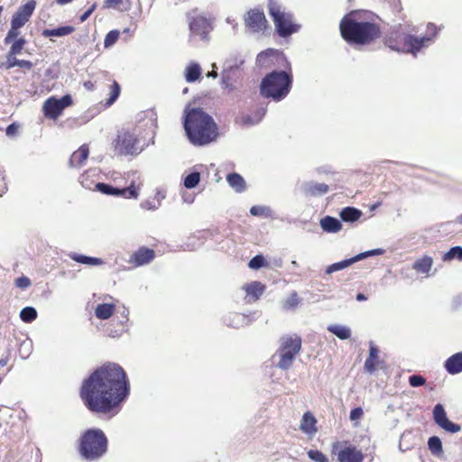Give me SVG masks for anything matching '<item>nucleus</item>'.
Here are the masks:
<instances>
[{
  "instance_id": "1",
  "label": "nucleus",
  "mask_w": 462,
  "mask_h": 462,
  "mask_svg": "<svg viewBox=\"0 0 462 462\" xmlns=\"http://www.w3.org/2000/svg\"><path fill=\"white\" fill-rule=\"evenodd\" d=\"M127 394L126 374L116 364H107L97 369L84 381L80 391L85 405L98 412L113 411Z\"/></svg>"
},
{
  "instance_id": "2",
  "label": "nucleus",
  "mask_w": 462,
  "mask_h": 462,
  "mask_svg": "<svg viewBox=\"0 0 462 462\" xmlns=\"http://www.w3.org/2000/svg\"><path fill=\"white\" fill-rule=\"evenodd\" d=\"M183 127L189 141L196 146L209 144L218 136L217 125L202 108L187 106L184 110Z\"/></svg>"
},
{
  "instance_id": "3",
  "label": "nucleus",
  "mask_w": 462,
  "mask_h": 462,
  "mask_svg": "<svg viewBox=\"0 0 462 462\" xmlns=\"http://www.w3.org/2000/svg\"><path fill=\"white\" fill-rule=\"evenodd\" d=\"M340 33L348 43L367 44L379 37L378 26L369 22H358L355 14L345 15L339 24Z\"/></svg>"
},
{
  "instance_id": "4",
  "label": "nucleus",
  "mask_w": 462,
  "mask_h": 462,
  "mask_svg": "<svg viewBox=\"0 0 462 462\" xmlns=\"http://www.w3.org/2000/svg\"><path fill=\"white\" fill-rule=\"evenodd\" d=\"M427 28L428 34L424 36L402 33V46H401L393 36L388 37L385 43L392 51L409 53L413 57H417L420 51L429 48L435 42L438 35L439 29L435 24L430 23Z\"/></svg>"
},
{
  "instance_id": "5",
  "label": "nucleus",
  "mask_w": 462,
  "mask_h": 462,
  "mask_svg": "<svg viewBox=\"0 0 462 462\" xmlns=\"http://www.w3.org/2000/svg\"><path fill=\"white\" fill-rule=\"evenodd\" d=\"M292 75L284 70H273L262 79L260 93L263 97L274 101L284 99L291 91Z\"/></svg>"
},
{
  "instance_id": "6",
  "label": "nucleus",
  "mask_w": 462,
  "mask_h": 462,
  "mask_svg": "<svg viewBox=\"0 0 462 462\" xmlns=\"http://www.w3.org/2000/svg\"><path fill=\"white\" fill-rule=\"evenodd\" d=\"M107 439L100 430H89L85 432L80 441V454L86 459H97L106 451Z\"/></svg>"
},
{
  "instance_id": "7",
  "label": "nucleus",
  "mask_w": 462,
  "mask_h": 462,
  "mask_svg": "<svg viewBox=\"0 0 462 462\" xmlns=\"http://www.w3.org/2000/svg\"><path fill=\"white\" fill-rule=\"evenodd\" d=\"M268 13L280 37L286 38L300 31V25L293 23V15L282 10L278 4H270Z\"/></svg>"
},
{
  "instance_id": "8",
  "label": "nucleus",
  "mask_w": 462,
  "mask_h": 462,
  "mask_svg": "<svg viewBox=\"0 0 462 462\" xmlns=\"http://www.w3.org/2000/svg\"><path fill=\"white\" fill-rule=\"evenodd\" d=\"M301 348V339L297 335L285 336L280 340V346L276 352L275 356H278L279 361L276 365L280 369H289L296 356L300 353Z\"/></svg>"
},
{
  "instance_id": "9",
  "label": "nucleus",
  "mask_w": 462,
  "mask_h": 462,
  "mask_svg": "<svg viewBox=\"0 0 462 462\" xmlns=\"http://www.w3.org/2000/svg\"><path fill=\"white\" fill-rule=\"evenodd\" d=\"M139 140L134 131L122 129L118 131L116 138L113 142L116 155H137L142 152L138 146Z\"/></svg>"
},
{
  "instance_id": "10",
  "label": "nucleus",
  "mask_w": 462,
  "mask_h": 462,
  "mask_svg": "<svg viewBox=\"0 0 462 462\" xmlns=\"http://www.w3.org/2000/svg\"><path fill=\"white\" fill-rule=\"evenodd\" d=\"M190 41L200 40L208 42L209 33L212 31V25L205 16L197 14L195 12L188 14Z\"/></svg>"
},
{
  "instance_id": "11",
  "label": "nucleus",
  "mask_w": 462,
  "mask_h": 462,
  "mask_svg": "<svg viewBox=\"0 0 462 462\" xmlns=\"http://www.w3.org/2000/svg\"><path fill=\"white\" fill-rule=\"evenodd\" d=\"M95 189L102 194L134 199H136L139 197L140 192V185L135 184V181L134 180L127 188L123 189L103 182H97L95 184Z\"/></svg>"
},
{
  "instance_id": "12",
  "label": "nucleus",
  "mask_w": 462,
  "mask_h": 462,
  "mask_svg": "<svg viewBox=\"0 0 462 462\" xmlns=\"http://www.w3.org/2000/svg\"><path fill=\"white\" fill-rule=\"evenodd\" d=\"M71 105L72 97L69 94L60 98L51 97L43 103L42 111L47 118L57 119L63 110Z\"/></svg>"
},
{
  "instance_id": "13",
  "label": "nucleus",
  "mask_w": 462,
  "mask_h": 462,
  "mask_svg": "<svg viewBox=\"0 0 462 462\" xmlns=\"http://www.w3.org/2000/svg\"><path fill=\"white\" fill-rule=\"evenodd\" d=\"M245 26L253 32L264 31L267 26V21L263 12L252 9L247 12L245 18Z\"/></svg>"
},
{
  "instance_id": "14",
  "label": "nucleus",
  "mask_w": 462,
  "mask_h": 462,
  "mask_svg": "<svg viewBox=\"0 0 462 462\" xmlns=\"http://www.w3.org/2000/svg\"><path fill=\"white\" fill-rule=\"evenodd\" d=\"M435 422L443 430L456 433L460 430V426L453 423L447 418L446 411L441 404H437L433 410Z\"/></svg>"
},
{
  "instance_id": "15",
  "label": "nucleus",
  "mask_w": 462,
  "mask_h": 462,
  "mask_svg": "<svg viewBox=\"0 0 462 462\" xmlns=\"http://www.w3.org/2000/svg\"><path fill=\"white\" fill-rule=\"evenodd\" d=\"M35 7L36 2L34 0H30L21 5L12 16L11 21L14 23V26H23L29 21Z\"/></svg>"
},
{
  "instance_id": "16",
  "label": "nucleus",
  "mask_w": 462,
  "mask_h": 462,
  "mask_svg": "<svg viewBox=\"0 0 462 462\" xmlns=\"http://www.w3.org/2000/svg\"><path fill=\"white\" fill-rule=\"evenodd\" d=\"M384 366V362L380 359L379 356V349L374 344V342L369 343V355L366 358L364 365V369L368 374H373L376 369L383 368Z\"/></svg>"
},
{
  "instance_id": "17",
  "label": "nucleus",
  "mask_w": 462,
  "mask_h": 462,
  "mask_svg": "<svg viewBox=\"0 0 462 462\" xmlns=\"http://www.w3.org/2000/svg\"><path fill=\"white\" fill-rule=\"evenodd\" d=\"M317 423V419L313 413L306 411L300 419L299 429L309 439H313L319 430Z\"/></svg>"
},
{
  "instance_id": "18",
  "label": "nucleus",
  "mask_w": 462,
  "mask_h": 462,
  "mask_svg": "<svg viewBox=\"0 0 462 462\" xmlns=\"http://www.w3.org/2000/svg\"><path fill=\"white\" fill-rule=\"evenodd\" d=\"M154 257L155 253L152 249L141 247L131 255L129 263H134L135 266H143L150 263Z\"/></svg>"
},
{
  "instance_id": "19",
  "label": "nucleus",
  "mask_w": 462,
  "mask_h": 462,
  "mask_svg": "<svg viewBox=\"0 0 462 462\" xmlns=\"http://www.w3.org/2000/svg\"><path fill=\"white\" fill-rule=\"evenodd\" d=\"M339 462H363V453L355 447L347 446L343 448L337 453Z\"/></svg>"
},
{
  "instance_id": "20",
  "label": "nucleus",
  "mask_w": 462,
  "mask_h": 462,
  "mask_svg": "<svg viewBox=\"0 0 462 462\" xmlns=\"http://www.w3.org/2000/svg\"><path fill=\"white\" fill-rule=\"evenodd\" d=\"M302 192L306 196L319 197L328 191V186L325 183H319L315 181H307L301 184Z\"/></svg>"
},
{
  "instance_id": "21",
  "label": "nucleus",
  "mask_w": 462,
  "mask_h": 462,
  "mask_svg": "<svg viewBox=\"0 0 462 462\" xmlns=\"http://www.w3.org/2000/svg\"><path fill=\"white\" fill-rule=\"evenodd\" d=\"M319 225L324 232L330 234L339 232L343 226L340 220L331 216L322 217L319 221Z\"/></svg>"
},
{
  "instance_id": "22",
  "label": "nucleus",
  "mask_w": 462,
  "mask_h": 462,
  "mask_svg": "<svg viewBox=\"0 0 462 462\" xmlns=\"http://www.w3.org/2000/svg\"><path fill=\"white\" fill-rule=\"evenodd\" d=\"M88 148L87 145H81L79 150L74 152L69 158V166L78 168L82 166L88 157Z\"/></svg>"
},
{
  "instance_id": "23",
  "label": "nucleus",
  "mask_w": 462,
  "mask_h": 462,
  "mask_svg": "<svg viewBox=\"0 0 462 462\" xmlns=\"http://www.w3.org/2000/svg\"><path fill=\"white\" fill-rule=\"evenodd\" d=\"M67 255L73 261L89 266H98L104 263L101 258L88 256L75 252H69Z\"/></svg>"
},
{
  "instance_id": "24",
  "label": "nucleus",
  "mask_w": 462,
  "mask_h": 462,
  "mask_svg": "<svg viewBox=\"0 0 462 462\" xmlns=\"http://www.w3.org/2000/svg\"><path fill=\"white\" fill-rule=\"evenodd\" d=\"M433 265V258L429 255H424L423 257L418 258L412 264V268L418 273L430 275V272Z\"/></svg>"
},
{
  "instance_id": "25",
  "label": "nucleus",
  "mask_w": 462,
  "mask_h": 462,
  "mask_svg": "<svg viewBox=\"0 0 462 462\" xmlns=\"http://www.w3.org/2000/svg\"><path fill=\"white\" fill-rule=\"evenodd\" d=\"M202 74V69L200 65L198 62L191 61L189 62L184 70V78L185 80L189 83H193L197 81Z\"/></svg>"
},
{
  "instance_id": "26",
  "label": "nucleus",
  "mask_w": 462,
  "mask_h": 462,
  "mask_svg": "<svg viewBox=\"0 0 462 462\" xmlns=\"http://www.w3.org/2000/svg\"><path fill=\"white\" fill-rule=\"evenodd\" d=\"M246 295L253 298L254 300H258L265 291V286L261 282H252L243 286Z\"/></svg>"
},
{
  "instance_id": "27",
  "label": "nucleus",
  "mask_w": 462,
  "mask_h": 462,
  "mask_svg": "<svg viewBox=\"0 0 462 462\" xmlns=\"http://www.w3.org/2000/svg\"><path fill=\"white\" fill-rule=\"evenodd\" d=\"M240 77L239 69H231L227 72L226 68L223 67L221 84L224 88L230 90L234 89V82Z\"/></svg>"
},
{
  "instance_id": "28",
  "label": "nucleus",
  "mask_w": 462,
  "mask_h": 462,
  "mask_svg": "<svg viewBox=\"0 0 462 462\" xmlns=\"http://www.w3.org/2000/svg\"><path fill=\"white\" fill-rule=\"evenodd\" d=\"M75 31V28L71 25L60 26L54 29H45L42 31V35L44 38L51 37H64Z\"/></svg>"
},
{
  "instance_id": "29",
  "label": "nucleus",
  "mask_w": 462,
  "mask_h": 462,
  "mask_svg": "<svg viewBox=\"0 0 462 462\" xmlns=\"http://www.w3.org/2000/svg\"><path fill=\"white\" fill-rule=\"evenodd\" d=\"M226 181L228 185L238 193H241L245 190L246 184L244 178L236 172L229 173L226 176Z\"/></svg>"
},
{
  "instance_id": "30",
  "label": "nucleus",
  "mask_w": 462,
  "mask_h": 462,
  "mask_svg": "<svg viewBox=\"0 0 462 462\" xmlns=\"http://www.w3.org/2000/svg\"><path fill=\"white\" fill-rule=\"evenodd\" d=\"M445 367L449 374H455L462 371V353H457L450 356L445 364Z\"/></svg>"
},
{
  "instance_id": "31",
  "label": "nucleus",
  "mask_w": 462,
  "mask_h": 462,
  "mask_svg": "<svg viewBox=\"0 0 462 462\" xmlns=\"http://www.w3.org/2000/svg\"><path fill=\"white\" fill-rule=\"evenodd\" d=\"M245 60L242 56L236 52L229 53L226 58L223 67L226 68L227 72L231 69H240L241 66L244 64Z\"/></svg>"
},
{
  "instance_id": "32",
  "label": "nucleus",
  "mask_w": 462,
  "mask_h": 462,
  "mask_svg": "<svg viewBox=\"0 0 462 462\" xmlns=\"http://www.w3.org/2000/svg\"><path fill=\"white\" fill-rule=\"evenodd\" d=\"M339 216L342 221L353 223L361 217L362 212L356 208L346 207L340 211Z\"/></svg>"
},
{
  "instance_id": "33",
  "label": "nucleus",
  "mask_w": 462,
  "mask_h": 462,
  "mask_svg": "<svg viewBox=\"0 0 462 462\" xmlns=\"http://www.w3.org/2000/svg\"><path fill=\"white\" fill-rule=\"evenodd\" d=\"M11 344L4 339L0 338V366L4 367L8 364L11 357Z\"/></svg>"
},
{
  "instance_id": "34",
  "label": "nucleus",
  "mask_w": 462,
  "mask_h": 462,
  "mask_svg": "<svg viewBox=\"0 0 462 462\" xmlns=\"http://www.w3.org/2000/svg\"><path fill=\"white\" fill-rule=\"evenodd\" d=\"M328 329L342 340L349 338L352 334L348 327L340 324H331L328 327Z\"/></svg>"
},
{
  "instance_id": "35",
  "label": "nucleus",
  "mask_w": 462,
  "mask_h": 462,
  "mask_svg": "<svg viewBox=\"0 0 462 462\" xmlns=\"http://www.w3.org/2000/svg\"><path fill=\"white\" fill-rule=\"evenodd\" d=\"M355 263H356L355 256L348 258V259H345V260L337 262V263H334L327 266V268L325 270V273L328 275H330L335 272H338V271H341L343 269L349 267L350 265L354 264Z\"/></svg>"
},
{
  "instance_id": "36",
  "label": "nucleus",
  "mask_w": 462,
  "mask_h": 462,
  "mask_svg": "<svg viewBox=\"0 0 462 462\" xmlns=\"http://www.w3.org/2000/svg\"><path fill=\"white\" fill-rule=\"evenodd\" d=\"M116 311V305L113 303L98 304L95 310L96 318H111Z\"/></svg>"
},
{
  "instance_id": "37",
  "label": "nucleus",
  "mask_w": 462,
  "mask_h": 462,
  "mask_svg": "<svg viewBox=\"0 0 462 462\" xmlns=\"http://www.w3.org/2000/svg\"><path fill=\"white\" fill-rule=\"evenodd\" d=\"M131 5L130 0H105L104 8H113L118 11H127Z\"/></svg>"
},
{
  "instance_id": "38",
  "label": "nucleus",
  "mask_w": 462,
  "mask_h": 462,
  "mask_svg": "<svg viewBox=\"0 0 462 462\" xmlns=\"http://www.w3.org/2000/svg\"><path fill=\"white\" fill-rule=\"evenodd\" d=\"M6 69H12L14 67H20L30 69L32 68V63L30 60H18L15 56H6Z\"/></svg>"
},
{
  "instance_id": "39",
  "label": "nucleus",
  "mask_w": 462,
  "mask_h": 462,
  "mask_svg": "<svg viewBox=\"0 0 462 462\" xmlns=\"http://www.w3.org/2000/svg\"><path fill=\"white\" fill-rule=\"evenodd\" d=\"M454 259L462 261V246H453L442 255L443 262H451Z\"/></svg>"
},
{
  "instance_id": "40",
  "label": "nucleus",
  "mask_w": 462,
  "mask_h": 462,
  "mask_svg": "<svg viewBox=\"0 0 462 462\" xmlns=\"http://www.w3.org/2000/svg\"><path fill=\"white\" fill-rule=\"evenodd\" d=\"M200 181V173L193 171L189 173L183 180V185L186 189H191L198 186Z\"/></svg>"
},
{
  "instance_id": "41",
  "label": "nucleus",
  "mask_w": 462,
  "mask_h": 462,
  "mask_svg": "<svg viewBox=\"0 0 462 462\" xmlns=\"http://www.w3.org/2000/svg\"><path fill=\"white\" fill-rule=\"evenodd\" d=\"M430 452L435 456H440L443 452L442 442L439 437H430L428 440Z\"/></svg>"
},
{
  "instance_id": "42",
  "label": "nucleus",
  "mask_w": 462,
  "mask_h": 462,
  "mask_svg": "<svg viewBox=\"0 0 462 462\" xmlns=\"http://www.w3.org/2000/svg\"><path fill=\"white\" fill-rule=\"evenodd\" d=\"M110 322L106 324L105 326L107 327L108 335L112 337H116L121 335L123 332V325L118 319H109Z\"/></svg>"
},
{
  "instance_id": "43",
  "label": "nucleus",
  "mask_w": 462,
  "mask_h": 462,
  "mask_svg": "<svg viewBox=\"0 0 462 462\" xmlns=\"http://www.w3.org/2000/svg\"><path fill=\"white\" fill-rule=\"evenodd\" d=\"M201 239L197 236L188 237L187 242L182 245L183 250L193 251L202 245Z\"/></svg>"
},
{
  "instance_id": "44",
  "label": "nucleus",
  "mask_w": 462,
  "mask_h": 462,
  "mask_svg": "<svg viewBox=\"0 0 462 462\" xmlns=\"http://www.w3.org/2000/svg\"><path fill=\"white\" fill-rule=\"evenodd\" d=\"M25 43L26 41L23 38H19L16 41H14L7 53V56H16L20 54Z\"/></svg>"
},
{
  "instance_id": "45",
  "label": "nucleus",
  "mask_w": 462,
  "mask_h": 462,
  "mask_svg": "<svg viewBox=\"0 0 462 462\" xmlns=\"http://www.w3.org/2000/svg\"><path fill=\"white\" fill-rule=\"evenodd\" d=\"M267 265V262L262 254L254 256L248 263V267L253 270H258Z\"/></svg>"
},
{
  "instance_id": "46",
  "label": "nucleus",
  "mask_w": 462,
  "mask_h": 462,
  "mask_svg": "<svg viewBox=\"0 0 462 462\" xmlns=\"http://www.w3.org/2000/svg\"><path fill=\"white\" fill-rule=\"evenodd\" d=\"M120 32L118 30L110 31L105 37L104 46L105 48L112 47L118 40Z\"/></svg>"
},
{
  "instance_id": "47",
  "label": "nucleus",
  "mask_w": 462,
  "mask_h": 462,
  "mask_svg": "<svg viewBox=\"0 0 462 462\" xmlns=\"http://www.w3.org/2000/svg\"><path fill=\"white\" fill-rule=\"evenodd\" d=\"M250 213L253 216L260 217V216H265L270 217L272 213V209L269 207H263V206H253L250 208Z\"/></svg>"
},
{
  "instance_id": "48",
  "label": "nucleus",
  "mask_w": 462,
  "mask_h": 462,
  "mask_svg": "<svg viewBox=\"0 0 462 462\" xmlns=\"http://www.w3.org/2000/svg\"><path fill=\"white\" fill-rule=\"evenodd\" d=\"M299 296L296 291L291 292L284 300L283 307L286 309H293L299 304Z\"/></svg>"
},
{
  "instance_id": "49",
  "label": "nucleus",
  "mask_w": 462,
  "mask_h": 462,
  "mask_svg": "<svg viewBox=\"0 0 462 462\" xmlns=\"http://www.w3.org/2000/svg\"><path fill=\"white\" fill-rule=\"evenodd\" d=\"M383 253H384V250L382 248L373 249V250H369V251L358 254L357 255L355 256V259L356 262H358V261H361L369 256L380 255V254H383Z\"/></svg>"
},
{
  "instance_id": "50",
  "label": "nucleus",
  "mask_w": 462,
  "mask_h": 462,
  "mask_svg": "<svg viewBox=\"0 0 462 462\" xmlns=\"http://www.w3.org/2000/svg\"><path fill=\"white\" fill-rule=\"evenodd\" d=\"M308 457L315 462H328V457L319 450L311 449L308 451Z\"/></svg>"
},
{
  "instance_id": "51",
  "label": "nucleus",
  "mask_w": 462,
  "mask_h": 462,
  "mask_svg": "<svg viewBox=\"0 0 462 462\" xmlns=\"http://www.w3.org/2000/svg\"><path fill=\"white\" fill-rule=\"evenodd\" d=\"M120 94V86L117 82H114L112 85V88L110 91V97L106 101L107 105H112L119 97Z\"/></svg>"
},
{
  "instance_id": "52",
  "label": "nucleus",
  "mask_w": 462,
  "mask_h": 462,
  "mask_svg": "<svg viewBox=\"0 0 462 462\" xmlns=\"http://www.w3.org/2000/svg\"><path fill=\"white\" fill-rule=\"evenodd\" d=\"M32 349V345L31 341H23L20 346V355L23 358H26L29 356Z\"/></svg>"
},
{
  "instance_id": "53",
  "label": "nucleus",
  "mask_w": 462,
  "mask_h": 462,
  "mask_svg": "<svg viewBox=\"0 0 462 462\" xmlns=\"http://www.w3.org/2000/svg\"><path fill=\"white\" fill-rule=\"evenodd\" d=\"M160 205H161V203L159 201L155 202V201L150 200V199L143 200L140 203L141 208H143L144 210H152V211L158 209L160 208Z\"/></svg>"
},
{
  "instance_id": "54",
  "label": "nucleus",
  "mask_w": 462,
  "mask_h": 462,
  "mask_svg": "<svg viewBox=\"0 0 462 462\" xmlns=\"http://www.w3.org/2000/svg\"><path fill=\"white\" fill-rule=\"evenodd\" d=\"M19 318H37V310L31 306L25 307L20 311Z\"/></svg>"
},
{
  "instance_id": "55",
  "label": "nucleus",
  "mask_w": 462,
  "mask_h": 462,
  "mask_svg": "<svg viewBox=\"0 0 462 462\" xmlns=\"http://www.w3.org/2000/svg\"><path fill=\"white\" fill-rule=\"evenodd\" d=\"M89 173L87 172L85 174H82L80 177H79V182L80 184L82 185L83 188L87 189H92L93 188H95V184L92 180H89Z\"/></svg>"
},
{
  "instance_id": "56",
  "label": "nucleus",
  "mask_w": 462,
  "mask_h": 462,
  "mask_svg": "<svg viewBox=\"0 0 462 462\" xmlns=\"http://www.w3.org/2000/svg\"><path fill=\"white\" fill-rule=\"evenodd\" d=\"M425 382V379L420 375H411L409 378V383L412 387L421 386Z\"/></svg>"
},
{
  "instance_id": "57",
  "label": "nucleus",
  "mask_w": 462,
  "mask_h": 462,
  "mask_svg": "<svg viewBox=\"0 0 462 462\" xmlns=\"http://www.w3.org/2000/svg\"><path fill=\"white\" fill-rule=\"evenodd\" d=\"M364 415V411H363V409L360 408V407H357V408H355L351 411L350 412V415H349V419L352 420V421H357L359 420Z\"/></svg>"
},
{
  "instance_id": "58",
  "label": "nucleus",
  "mask_w": 462,
  "mask_h": 462,
  "mask_svg": "<svg viewBox=\"0 0 462 462\" xmlns=\"http://www.w3.org/2000/svg\"><path fill=\"white\" fill-rule=\"evenodd\" d=\"M15 285L21 289H26L31 285V281L28 277L22 276L16 279Z\"/></svg>"
},
{
  "instance_id": "59",
  "label": "nucleus",
  "mask_w": 462,
  "mask_h": 462,
  "mask_svg": "<svg viewBox=\"0 0 462 462\" xmlns=\"http://www.w3.org/2000/svg\"><path fill=\"white\" fill-rule=\"evenodd\" d=\"M272 52H273L272 50L260 52L257 55L256 62L259 65H263L265 63L266 60L268 59V57L271 55Z\"/></svg>"
},
{
  "instance_id": "60",
  "label": "nucleus",
  "mask_w": 462,
  "mask_h": 462,
  "mask_svg": "<svg viewBox=\"0 0 462 462\" xmlns=\"http://www.w3.org/2000/svg\"><path fill=\"white\" fill-rule=\"evenodd\" d=\"M266 113V108L261 107L257 108L254 113L253 114L254 117V122L260 123L261 120L263 118L264 115Z\"/></svg>"
},
{
  "instance_id": "61",
  "label": "nucleus",
  "mask_w": 462,
  "mask_h": 462,
  "mask_svg": "<svg viewBox=\"0 0 462 462\" xmlns=\"http://www.w3.org/2000/svg\"><path fill=\"white\" fill-rule=\"evenodd\" d=\"M97 4H93L83 14L80 15L79 20L81 23L85 22L91 14L96 10Z\"/></svg>"
},
{
  "instance_id": "62",
  "label": "nucleus",
  "mask_w": 462,
  "mask_h": 462,
  "mask_svg": "<svg viewBox=\"0 0 462 462\" xmlns=\"http://www.w3.org/2000/svg\"><path fill=\"white\" fill-rule=\"evenodd\" d=\"M242 123L245 125H257V122H254V117L253 115H246L242 116Z\"/></svg>"
},
{
  "instance_id": "63",
  "label": "nucleus",
  "mask_w": 462,
  "mask_h": 462,
  "mask_svg": "<svg viewBox=\"0 0 462 462\" xmlns=\"http://www.w3.org/2000/svg\"><path fill=\"white\" fill-rule=\"evenodd\" d=\"M22 26H14V23L11 21V28L9 30V32H7V35H9V37H12L13 39H15L18 34H19V32L18 30L21 28Z\"/></svg>"
},
{
  "instance_id": "64",
  "label": "nucleus",
  "mask_w": 462,
  "mask_h": 462,
  "mask_svg": "<svg viewBox=\"0 0 462 462\" xmlns=\"http://www.w3.org/2000/svg\"><path fill=\"white\" fill-rule=\"evenodd\" d=\"M7 190V187H6V183L5 181V179L2 175V173L0 172V197L5 193V191Z\"/></svg>"
}]
</instances>
